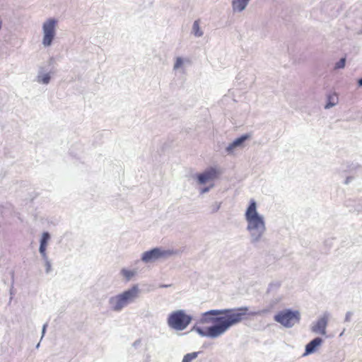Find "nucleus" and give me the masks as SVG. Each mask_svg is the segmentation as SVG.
Wrapping results in <instances>:
<instances>
[{
	"label": "nucleus",
	"instance_id": "f257e3e1",
	"mask_svg": "<svg viewBox=\"0 0 362 362\" xmlns=\"http://www.w3.org/2000/svg\"><path fill=\"white\" fill-rule=\"evenodd\" d=\"M247 308L209 310L204 313L202 320L216 325L207 327L206 329L200 327H195L194 329L203 337H218L231 326L244 320L247 315Z\"/></svg>",
	"mask_w": 362,
	"mask_h": 362
},
{
	"label": "nucleus",
	"instance_id": "f03ea898",
	"mask_svg": "<svg viewBox=\"0 0 362 362\" xmlns=\"http://www.w3.org/2000/svg\"><path fill=\"white\" fill-rule=\"evenodd\" d=\"M139 289L137 286H134L128 291L112 297L110 300V303L114 310L119 311L128 303L133 301L138 296Z\"/></svg>",
	"mask_w": 362,
	"mask_h": 362
},
{
	"label": "nucleus",
	"instance_id": "7ed1b4c3",
	"mask_svg": "<svg viewBox=\"0 0 362 362\" xmlns=\"http://www.w3.org/2000/svg\"><path fill=\"white\" fill-rule=\"evenodd\" d=\"M245 218L248 222L249 230H257L259 232L264 231V223L257 211V206L255 200H251L245 213Z\"/></svg>",
	"mask_w": 362,
	"mask_h": 362
},
{
	"label": "nucleus",
	"instance_id": "20e7f679",
	"mask_svg": "<svg viewBox=\"0 0 362 362\" xmlns=\"http://www.w3.org/2000/svg\"><path fill=\"white\" fill-rule=\"evenodd\" d=\"M192 318L183 310L172 313L168 319V325L177 330H183L190 323Z\"/></svg>",
	"mask_w": 362,
	"mask_h": 362
},
{
	"label": "nucleus",
	"instance_id": "39448f33",
	"mask_svg": "<svg viewBox=\"0 0 362 362\" xmlns=\"http://www.w3.org/2000/svg\"><path fill=\"white\" fill-rule=\"evenodd\" d=\"M274 320L284 327H291L300 320L298 311L285 310L278 313L274 316Z\"/></svg>",
	"mask_w": 362,
	"mask_h": 362
},
{
	"label": "nucleus",
	"instance_id": "423d86ee",
	"mask_svg": "<svg viewBox=\"0 0 362 362\" xmlns=\"http://www.w3.org/2000/svg\"><path fill=\"white\" fill-rule=\"evenodd\" d=\"M57 21L54 19H49L43 24L44 37L42 43L45 46H49L55 35V27Z\"/></svg>",
	"mask_w": 362,
	"mask_h": 362
},
{
	"label": "nucleus",
	"instance_id": "0eeeda50",
	"mask_svg": "<svg viewBox=\"0 0 362 362\" xmlns=\"http://www.w3.org/2000/svg\"><path fill=\"white\" fill-rule=\"evenodd\" d=\"M166 253V252H163L158 248H154L150 251L145 252L142 255V260L146 262L153 261L165 255Z\"/></svg>",
	"mask_w": 362,
	"mask_h": 362
},
{
	"label": "nucleus",
	"instance_id": "6e6552de",
	"mask_svg": "<svg viewBox=\"0 0 362 362\" xmlns=\"http://www.w3.org/2000/svg\"><path fill=\"white\" fill-rule=\"evenodd\" d=\"M218 175V172L213 168L206 170L204 173L198 175L199 183L204 184L209 180L215 179Z\"/></svg>",
	"mask_w": 362,
	"mask_h": 362
},
{
	"label": "nucleus",
	"instance_id": "1a4fd4ad",
	"mask_svg": "<svg viewBox=\"0 0 362 362\" xmlns=\"http://www.w3.org/2000/svg\"><path fill=\"white\" fill-rule=\"evenodd\" d=\"M327 325V317L323 316L320 318L315 325L313 327V331L316 333H320L321 334H325V329Z\"/></svg>",
	"mask_w": 362,
	"mask_h": 362
},
{
	"label": "nucleus",
	"instance_id": "9d476101",
	"mask_svg": "<svg viewBox=\"0 0 362 362\" xmlns=\"http://www.w3.org/2000/svg\"><path fill=\"white\" fill-rule=\"evenodd\" d=\"M322 339L317 337L312 340L310 342H309L305 347V353L306 354H311L314 352L316 349V348L320 346L322 343Z\"/></svg>",
	"mask_w": 362,
	"mask_h": 362
},
{
	"label": "nucleus",
	"instance_id": "9b49d317",
	"mask_svg": "<svg viewBox=\"0 0 362 362\" xmlns=\"http://www.w3.org/2000/svg\"><path fill=\"white\" fill-rule=\"evenodd\" d=\"M249 0H233V8L235 11H243L246 5L247 4Z\"/></svg>",
	"mask_w": 362,
	"mask_h": 362
},
{
	"label": "nucleus",
	"instance_id": "f8f14e48",
	"mask_svg": "<svg viewBox=\"0 0 362 362\" xmlns=\"http://www.w3.org/2000/svg\"><path fill=\"white\" fill-rule=\"evenodd\" d=\"M49 239V235L48 233L45 232L42 234V237L40 242V252L41 254L45 255L47 243V241Z\"/></svg>",
	"mask_w": 362,
	"mask_h": 362
},
{
	"label": "nucleus",
	"instance_id": "ddd939ff",
	"mask_svg": "<svg viewBox=\"0 0 362 362\" xmlns=\"http://www.w3.org/2000/svg\"><path fill=\"white\" fill-rule=\"evenodd\" d=\"M249 137L248 135H243L240 136V138H238L235 139L232 144H230L228 147L227 148L228 151H232L234 148L236 146H240L243 141H245L246 139H247Z\"/></svg>",
	"mask_w": 362,
	"mask_h": 362
},
{
	"label": "nucleus",
	"instance_id": "4468645a",
	"mask_svg": "<svg viewBox=\"0 0 362 362\" xmlns=\"http://www.w3.org/2000/svg\"><path fill=\"white\" fill-rule=\"evenodd\" d=\"M337 101H338V97L335 93H334L332 95H329L328 96V102L325 105V108H329V107L334 106L335 104H337Z\"/></svg>",
	"mask_w": 362,
	"mask_h": 362
},
{
	"label": "nucleus",
	"instance_id": "2eb2a0df",
	"mask_svg": "<svg viewBox=\"0 0 362 362\" xmlns=\"http://www.w3.org/2000/svg\"><path fill=\"white\" fill-rule=\"evenodd\" d=\"M121 273L127 281L130 280L135 274L134 271L128 270L126 269H122Z\"/></svg>",
	"mask_w": 362,
	"mask_h": 362
},
{
	"label": "nucleus",
	"instance_id": "dca6fc26",
	"mask_svg": "<svg viewBox=\"0 0 362 362\" xmlns=\"http://www.w3.org/2000/svg\"><path fill=\"white\" fill-rule=\"evenodd\" d=\"M198 356V352H192L186 354L182 361V362H191L192 360L196 358Z\"/></svg>",
	"mask_w": 362,
	"mask_h": 362
},
{
	"label": "nucleus",
	"instance_id": "f3484780",
	"mask_svg": "<svg viewBox=\"0 0 362 362\" xmlns=\"http://www.w3.org/2000/svg\"><path fill=\"white\" fill-rule=\"evenodd\" d=\"M193 32L194 33V35L196 36H201L202 35V33L200 31V29H199V21H196L194 23V25H193Z\"/></svg>",
	"mask_w": 362,
	"mask_h": 362
},
{
	"label": "nucleus",
	"instance_id": "a211bd4d",
	"mask_svg": "<svg viewBox=\"0 0 362 362\" xmlns=\"http://www.w3.org/2000/svg\"><path fill=\"white\" fill-rule=\"evenodd\" d=\"M50 77L49 74H45L44 76L39 78V81L42 83H48L49 81Z\"/></svg>",
	"mask_w": 362,
	"mask_h": 362
},
{
	"label": "nucleus",
	"instance_id": "6ab92c4d",
	"mask_svg": "<svg viewBox=\"0 0 362 362\" xmlns=\"http://www.w3.org/2000/svg\"><path fill=\"white\" fill-rule=\"evenodd\" d=\"M345 58H342L340 59L339 62H338L336 65H335V69H341V68H344V66H345Z\"/></svg>",
	"mask_w": 362,
	"mask_h": 362
},
{
	"label": "nucleus",
	"instance_id": "aec40b11",
	"mask_svg": "<svg viewBox=\"0 0 362 362\" xmlns=\"http://www.w3.org/2000/svg\"><path fill=\"white\" fill-rule=\"evenodd\" d=\"M182 62H182V58L177 57L176 59V62H175V65H174V69H177L180 68L182 66Z\"/></svg>",
	"mask_w": 362,
	"mask_h": 362
},
{
	"label": "nucleus",
	"instance_id": "412c9836",
	"mask_svg": "<svg viewBox=\"0 0 362 362\" xmlns=\"http://www.w3.org/2000/svg\"><path fill=\"white\" fill-rule=\"evenodd\" d=\"M359 86H362V78L358 80Z\"/></svg>",
	"mask_w": 362,
	"mask_h": 362
},
{
	"label": "nucleus",
	"instance_id": "4be33fe9",
	"mask_svg": "<svg viewBox=\"0 0 362 362\" xmlns=\"http://www.w3.org/2000/svg\"><path fill=\"white\" fill-rule=\"evenodd\" d=\"M208 189H209L208 188H206V189H203V190H202V192H207V191H208Z\"/></svg>",
	"mask_w": 362,
	"mask_h": 362
}]
</instances>
